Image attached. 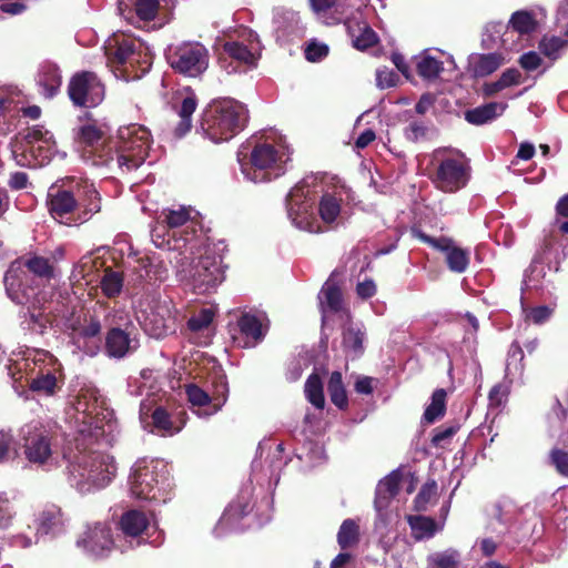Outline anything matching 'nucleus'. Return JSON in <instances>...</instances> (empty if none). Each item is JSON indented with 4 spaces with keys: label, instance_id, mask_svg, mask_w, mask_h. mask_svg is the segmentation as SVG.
<instances>
[{
    "label": "nucleus",
    "instance_id": "338daca9",
    "mask_svg": "<svg viewBox=\"0 0 568 568\" xmlns=\"http://www.w3.org/2000/svg\"><path fill=\"white\" fill-rule=\"evenodd\" d=\"M555 307L540 305L532 308H523L525 321L535 325H542L551 317Z\"/></svg>",
    "mask_w": 568,
    "mask_h": 568
},
{
    "label": "nucleus",
    "instance_id": "bb28decb",
    "mask_svg": "<svg viewBox=\"0 0 568 568\" xmlns=\"http://www.w3.org/2000/svg\"><path fill=\"white\" fill-rule=\"evenodd\" d=\"M414 236L445 254L446 264L454 273H464L470 262V252L462 248L447 237L434 239L419 230L413 231Z\"/></svg>",
    "mask_w": 568,
    "mask_h": 568
},
{
    "label": "nucleus",
    "instance_id": "7c9ffc66",
    "mask_svg": "<svg viewBox=\"0 0 568 568\" xmlns=\"http://www.w3.org/2000/svg\"><path fill=\"white\" fill-rule=\"evenodd\" d=\"M45 302V293H36L30 301L19 303L26 306V310H23L21 314V327L24 331L36 334H42L44 332L49 323L44 308Z\"/></svg>",
    "mask_w": 568,
    "mask_h": 568
},
{
    "label": "nucleus",
    "instance_id": "c85d7f7f",
    "mask_svg": "<svg viewBox=\"0 0 568 568\" xmlns=\"http://www.w3.org/2000/svg\"><path fill=\"white\" fill-rule=\"evenodd\" d=\"M140 346L136 329L109 328L105 335V354L110 358L121 359L134 353Z\"/></svg>",
    "mask_w": 568,
    "mask_h": 568
},
{
    "label": "nucleus",
    "instance_id": "ddd939ff",
    "mask_svg": "<svg viewBox=\"0 0 568 568\" xmlns=\"http://www.w3.org/2000/svg\"><path fill=\"white\" fill-rule=\"evenodd\" d=\"M104 49L109 62L123 67L128 77L140 78L152 64V52L140 39L114 34L108 39Z\"/></svg>",
    "mask_w": 568,
    "mask_h": 568
},
{
    "label": "nucleus",
    "instance_id": "c9c22d12",
    "mask_svg": "<svg viewBox=\"0 0 568 568\" xmlns=\"http://www.w3.org/2000/svg\"><path fill=\"white\" fill-rule=\"evenodd\" d=\"M399 480L400 474L397 471H393L386 477H384L382 480H379L375 491V510L389 509V505L393 498L397 495L399 490Z\"/></svg>",
    "mask_w": 568,
    "mask_h": 568
},
{
    "label": "nucleus",
    "instance_id": "aec40b11",
    "mask_svg": "<svg viewBox=\"0 0 568 568\" xmlns=\"http://www.w3.org/2000/svg\"><path fill=\"white\" fill-rule=\"evenodd\" d=\"M185 394L192 410L201 418L215 415L225 405L229 397V384L226 376L221 374L214 384L213 390L207 393L196 384H189Z\"/></svg>",
    "mask_w": 568,
    "mask_h": 568
},
{
    "label": "nucleus",
    "instance_id": "f704fd0d",
    "mask_svg": "<svg viewBox=\"0 0 568 568\" xmlns=\"http://www.w3.org/2000/svg\"><path fill=\"white\" fill-rule=\"evenodd\" d=\"M318 303L323 323L329 314L345 312L341 288L331 280L326 281L318 293Z\"/></svg>",
    "mask_w": 568,
    "mask_h": 568
},
{
    "label": "nucleus",
    "instance_id": "37998d69",
    "mask_svg": "<svg viewBox=\"0 0 568 568\" xmlns=\"http://www.w3.org/2000/svg\"><path fill=\"white\" fill-rule=\"evenodd\" d=\"M320 222L332 225L337 222L342 212V197L336 193H324L318 201Z\"/></svg>",
    "mask_w": 568,
    "mask_h": 568
},
{
    "label": "nucleus",
    "instance_id": "09e8293b",
    "mask_svg": "<svg viewBox=\"0 0 568 568\" xmlns=\"http://www.w3.org/2000/svg\"><path fill=\"white\" fill-rule=\"evenodd\" d=\"M510 32H517L520 36H528L537 29V21L534 14L527 10L514 12L508 21Z\"/></svg>",
    "mask_w": 568,
    "mask_h": 568
},
{
    "label": "nucleus",
    "instance_id": "f8f14e48",
    "mask_svg": "<svg viewBox=\"0 0 568 568\" xmlns=\"http://www.w3.org/2000/svg\"><path fill=\"white\" fill-rule=\"evenodd\" d=\"M432 182L444 193H456L470 180V166L466 156L456 149L439 148L430 158Z\"/></svg>",
    "mask_w": 568,
    "mask_h": 568
},
{
    "label": "nucleus",
    "instance_id": "a211bd4d",
    "mask_svg": "<svg viewBox=\"0 0 568 568\" xmlns=\"http://www.w3.org/2000/svg\"><path fill=\"white\" fill-rule=\"evenodd\" d=\"M178 313L170 298L153 297L139 321L144 332L154 338H162L175 331Z\"/></svg>",
    "mask_w": 568,
    "mask_h": 568
},
{
    "label": "nucleus",
    "instance_id": "de8ad7c7",
    "mask_svg": "<svg viewBox=\"0 0 568 568\" xmlns=\"http://www.w3.org/2000/svg\"><path fill=\"white\" fill-rule=\"evenodd\" d=\"M214 318V312L211 308H202L193 314L187 321V329L192 334H202L205 337L203 344L209 343V333Z\"/></svg>",
    "mask_w": 568,
    "mask_h": 568
},
{
    "label": "nucleus",
    "instance_id": "dca6fc26",
    "mask_svg": "<svg viewBox=\"0 0 568 568\" xmlns=\"http://www.w3.org/2000/svg\"><path fill=\"white\" fill-rule=\"evenodd\" d=\"M19 440L27 460L38 466L52 465L55 446L50 430L39 422H30L19 429Z\"/></svg>",
    "mask_w": 568,
    "mask_h": 568
},
{
    "label": "nucleus",
    "instance_id": "052dcab7",
    "mask_svg": "<svg viewBox=\"0 0 568 568\" xmlns=\"http://www.w3.org/2000/svg\"><path fill=\"white\" fill-rule=\"evenodd\" d=\"M14 496L8 491H0V529L12 527L17 511L13 506Z\"/></svg>",
    "mask_w": 568,
    "mask_h": 568
},
{
    "label": "nucleus",
    "instance_id": "412c9836",
    "mask_svg": "<svg viewBox=\"0 0 568 568\" xmlns=\"http://www.w3.org/2000/svg\"><path fill=\"white\" fill-rule=\"evenodd\" d=\"M68 521V517L60 507L50 505L39 514L34 536L18 534L12 536L11 544L16 547L29 548L38 544L41 537L55 538L65 532Z\"/></svg>",
    "mask_w": 568,
    "mask_h": 568
},
{
    "label": "nucleus",
    "instance_id": "8fccbe9b",
    "mask_svg": "<svg viewBox=\"0 0 568 568\" xmlns=\"http://www.w3.org/2000/svg\"><path fill=\"white\" fill-rule=\"evenodd\" d=\"M365 334L359 326H347L343 332V346L347 354L353 357L359 356L364 351Z\"/></svg>",
    "mask_w": 568,
    "mask_h": 568
},
{
    "label": "nucleus",
    "instance_id": "bf43d9fd",
    "mask_svg": "<svg viewBox=\"0 0 568 568\" xmlns=\"http://www.w3.org/2000/svg\"><path fill=\"white\" fill-rule=\"evenodd\" d=\"M446 410V392L443 388L436 389L433 393L432 402L426 407L424 419L432 424L439 417L444 416Z\"/></svg>",
    "mask_w": 568,
    "mask_h": 568
},
{
    "label": "nucleus",
    "instance_id": "0e129e2a",
    "mask_svg": "<svg viewBox=\"0 0 568 568\" xmlns=\"http://www.w3.org/2000/svg\"><path fill=\"white\" fill-rule=\"evenodd\" d=\"M16 455L17 449L11 429H0V464L11 460Z\"/></svg>",
    "mask_w": 568,
    "mask_h": 568
},
{
    "label": "nucleus",
    "instance_id": "4be33fe9",
    "mask_svg": "<svg viewBox=\"0 0 568 568\" xmlns=\"http://www.w3.org/2000/svg\"><path fill=\"white\" fill-rule=\"evenodd\" d=\"M150 521L146 515L136 509L124 511L118 523V549L121 552L146 544Z\"/></svg>",
    "mask_w": 568,
    "mask_h": 568
},
{
    "label": "nucleus",
    "instance_id": "680f3d73",
    "mask_svg": "<svg viewBox=\"0 0 568 568\" xmlns=\"http://www.w3.org/2000/svg\"><path fill=\"white\" fill-rule=\"evenodd\" d=\"M443 70V62L428 53H424L417 62L418 74L427 80L436 79Z\"/></svg>",
    "mask_w": 568,
    "mask_h": 568
},
{
    "label": "nucleus",
    "instance_id": "ea45409f",
    "mask_svg": "<svg viewBox=\"0 0 568 568\" xmlns=\"http://www.w3.org/2000/svg\"><path fill=\"white\" fill-rule=\"evenodd\" d=\"M510 33L508 23L489 22L485 27L483 43L487 49L495 47H503L505 50H513L514 43H508V36Z\"/></svg>",
    "mask_w": 568,
    "mask_h": 568
},
{
    "label": "nucleus",
    "instance_id": "72a5a7b5",
    "mask_svg": "<svg viewBox=\"0 0 568 568\" xmlns=\"http://www.w3.org/2000/svg\"><path fill=\"white\" fill-rule=\"evenodd\" d=\"M197 106V100L193 91L186 90L175 98L174 108L180 118L179 123L174 128V135L183 138L192 128V115Z\"/></svg>",
    "mask_w": 568,
    "mask_h": 568
},
{
    "label": "nucleus",
    "instance_id": "20e7f679",
    "mask_svg": "<svg viewBox=\"0 0 568 568\" xmlns=\"http://www.w3.org/2000/svg\"><path fill=\"white\" fill-rule=\"evenodd\" d=\"M47 203L51 216L65 225L82 224L101 210L94 184L75 178L70 179L68 189L51 187Z\"/></svg>",
    "mask_w": 568,
    "mask_h": 568
},
{
    "label": "nucleus",
    "instance_id": "7ed1b4c3",
    "mask_svg": "<svg viewBox=\"0 0 568 568\" xmlns=\"http://www.w3.org/2000/svg\"><path fill=\"white\" fill-rule=\"evenodd\" d=\"M223 241L200 245L193 254L186 253L170 258L178 280L196 294H206L216 290L224 281Z\"/></svg>",
    "mask_w": 568,
    "mask_h": 568
},
{
    "label": "nucleus",
    "instance_id": "423d86ee",
    "mask_svg": "<svg viewBox=\"0 0 568 568\" xmlns=\"http://www.w3.org/2000/svg\"><path fill=\"white\" fill-rule=\"evenodd\" d=\"M153 143L150 130L138 123L121 126L111 148H102L98 163L122 172L140 168Z\"/></svg>",
    "mask_w": 568,
    "mask_h": 568
},
{
    "label": "nucleus",
    "instance_id": "c756f323",
    "mask_svg": "<svg viewBox=\"0 0 568 568\" xmlns=\"http://www.w3.org/2000/svg\"><path fill=\"white\" fill-rule=\"evenodd\" d=\"M312 10L326 24L342 22L355 6L366 7L365 0H310Z\"/></svg>",
    "mask_w": 568,
    "mask_h": 568
},
{
    "label": "nucleus",
    "instance_id": "3c124183",
    "mask_svg": "<svg viewBox=\"0 0 568 568\" xmlns=\"http://www.w3.org/2000/svg\"><path fill=\"white\" fill-rule=\"evenodd\" d=\"M237 325L242 334L253 338L255 342L261 341L264 336L262 318L255 314H243L239 318Z\"/></svg>",
    "mask_w": 568,
    "mask_h": 568
},
{
    "label": "nucleus",
    "instance_id": "6e6d98bb",
    "mask_svg": "<svg viewBox=\"0 0 568 568\" xmlns=\"http://www.w3.org/2000/svg\"><path fill=\"white\" fill-rule=\"evenodd\" d=\"M100 286L106 297L114 298L122 292L123 276L121 273L108 268L100 281Z\"/></svg>",
    "mask_w": 568,
    "mask_h": 568
},
{
    "label": "nucleus",
    "instance_id": "79ce46f5",
    "mask_svg": "<svg viewBox=\"0 0 568 568\" xmlns=\"http://www.w3.org/2000/svg\"><path fill=\"white\" fill-rule=\"evenodd\" d=\"M37 81L41 88V94L48 99L53 98L62 83L59 68L54 64L42 65Z\"/></svg>",
    "mask_w": 568,
    "mask_h": 568
},
{
    "label": "nucleus",
    "instance_id": "f3484780",
    "mask_svg": "<svg viewBox=\"0 0 568 568\" xmlns=\"http://www.w3.org/2000/svg\"><path fill=\"white\" fill-rule=\"evenodd\" d=\"M257 452L261 457L266 453L264 460L254 459L252 463V478L256 483L266 487L268 490H274L281 477V471L288 463V456L285 454L283 443L272 446L270 443H261Z\"/></svg>",
    "mask_w": 568,
    "mask_h": 568
},
{
    "label": "nucleus",
    "instance_id": "9d476101",
    "mask_svg": "<svg viewBox=\"0 0 568 568\" xmlns=\"http://www.w3.org/2000/svg\"><path fill=\"white\" fill-rule=\"evenodd\" d=\"M10 153L20 166H43L55 155L64 158L60 153L53 134L41 125L29 128L23 134H19L10 143Z\"/></svg>",
    "mask_w": 568,
    "mask_h": 568
},
{
    "label": "nucleus",
    "instance_id": "603ef678",
    "mask_svg": "<svg viewBox=\"0 0 568 568\" xmlns=\"http://www.w3.org/2000/svg\"><path fill=\"white\" fill-rule=\"evenodd\" d=\"M327 392L332 403L339 409L347 407L348 400L346 389L343 384L342 374L339 372H333L329 376L327 384Z\"/></svg>",
    "mask_w": 568,
    "mask_h": 568
},
{
    "label": "nucleus",
    "instance_id": "c03bdc74",
    "mask_svg": "<svg viewBox=\"0 0 568 568\" xmlns=\"http://www.w3.org/2000/svg\"><path fill=\"white\" fill-rule=\"evenodd\" d=\"M407 520L416 541L432 539L444 528V523L437 525L433 518L426 516H409Z\"/></svg>",
    "mask_w": 568,
    "mask_h": 568
},
{
    "label": "nucleus",
    "instance_id": "5701e85b",
    "mask_svg": "<svg viewBox=\"0 0 568 568\" xmlns=\"http://www.w3.org/2000/svg\"><path fill=\"white\" fill-rule=\"evenodd\" d=\"M77 547L89 558L108 557L118 549V539L112 538L111 527L105 523L88 525L77 540Z\"/></svg>",
    "mask_w": 568,
    "mask_h": 568
},
{
    "label": "nucleus",
    "instance_id": "5fc2aeb1",
    "mask_svg": "<svg viewBox=\"0 0 568 568\" xmlns=\"http://www.w3.org/2000/svg\"><path fill=\"white\" fill-rule=\"evenodd\" d=\"M359 540V527L354 519H345L337 532V542L342 549L355 546Z\"/></svg>",
    "mask_w": 568,
    "mask_h": 568
},
{
    "label": "nucleus",
    "instance_id": "6e6552de",
    "mask_svg": "<svg viewBox=\"0 0 568 568\" xmlns=\"http://www.w3.org/2000/svg\"><path fill=\"white\" fill-rule=\"evenodd\" d=\"M247 110L234 99H222L210 104L202 115L200 129L213 143L231 140L247 122Z\"/></svg>",
    "mask_w": 568,
    "mask_h": 568
},
{
    "label": "nucleus",
    "instance_id": "49530a36",
    "mask_svg": "<svg viewBox=\"0 0 568 568\" xmlns=\"http://www.w3.org/2000/svg\"><path fill=\"white\" fill-rule=\"evenodd\" d=\"M505 59L498 52L479 54L471 61V68L476 77H486L496 71Z\"/></svg>",
    "mask_w": 568,
    "mask_h": 568
},
{
    "label": "nucleus",
    "instance_id": "69168bd1",
    "mask_svg": "<svg viewBox=\"0 0 568 568\" xmlns=\"http://www.w3.org/2000/svg\"><path fill=\"white\" fill-rule=\"evenodd\" d=\"M568 45V41L560 38V37H551V38H544L540 41L539 49L541 52L552 59L556 60L559 58V53L562 49H565Z\"/></svg>",
    "mask_w": 568,
    "mask_h": 568
},
{
    "label": "nucleus",
    "instance_id": "a878e982",
    "mask_svg": "<svg viewBox=\"0 0 568 568\" xmlns=\"http://www.w3.org/2000/svg\"><path fill=\"white\" fill-rule=\"evenodd\" d=\"M253 510L251 505V491L248 488L241 490L239 496L226 507L214 528L216 537L229 532L241 531L251 524L242 523Z\"/></svg>",
    "mask_w": 568,
    "mask_h": 568
},
{
    "label": "nucleus",
    "instance_id": "9b49d317",
    "mask_svg": "<svg viewBox=\"0 0 568 568\" xmlns=\"http://www.w3.org/2000/svg\"><path fill=\"white\" fill-rule=\"evenodd\" d=\"M129 485L136 499L165 503L170 487L168 466L159 459H139L132 466Z\"/></svg>",
    "mask_w": 568,
    "mask_h": 568
},
{
    "label": "nucleus",
    "instance_id": "a19ab883",
    "mask_svg": "<svg viewBox=\"0 0 568 568\" xmlns=\"http://www.w3.org/2000/svg\"><path fill=\"white\" fill-rule=\"evenodd\" d=\"M151 418L150 432L160 436H173L183 428V424L176 425L173 417L162 406H158L152 410Z\"/></svg>",
    "mask_w": 568,
    "mask_h": 568
},
{
    "label": "nucleus",
    "instance_id": "4c0bfd02",
    "mask_svg": "<svg viewBox=\"0 0 568 568\" xmlns=\"http://www.w3.org/2000/svg\"><path fill=\"white\" fill-rule=\"evenodd\" d=\"M524 352L518 343H513L508 351L506 368H505V382L508 385L521 384L524 376Z\"/></svg>",
    "mask_w": 568,
    "mask_h": 568
},
{
    "label": "nucleus",
    "instance_id": "4d7b16f0",
    "mask_svg": "<svg viewBox=\"0 0 568 568\" xmlns=\"http://www.w3.org/2000/svg\"><path fill=\"white\" fill-rule=\"evenodd\" d=\"M520 79L521 74L517 69H507L497 81L486 83L484 91L487 95H493L506 88L518 84Z\"/></svg>",
    "mask_w": 568,
    "mask_h": 568
},
{
    "label": "nucleus",
    "instance_id": "6ab92c4d",
    "mask_svg": "<svg viewBox=\"0 0 568 568\" xmlns=\"http://www.w3.org/2000/svg\"><path fill=\"white\" fill-rule=\"evenodd\" d=\"M209 50L200 42H183L168 55L170 67L189 78L201 77L209 68Z\"/></svg>",
    "mask_w": 568,
    "mask_h": 568
},
{
    "label": "nucleus",
    "instance_id": "39448f33",
    "mask_svg": "<svg viewBox=\"0 0 568 568\" xmlns=\"http://www.w3.org/2000/svg\"><path fill=\"white\" fill-rule=\"evenodd\" d=\"M78 442V452L67 456L65 469L69 485L80 494H90L106 487L114 478L116 466L109 454L89 449L94 442Z\"/></svg>",
    "mask_w": 568,
    "mask_h": 568
},
{
    "label": "nucleus",
    "instance_id": "774afa93",
    "mask_svg": "<svg viewBox=\"0 0 568 568\" xmlns=\"http://www.w3.org/2000/svg\"><path fill=\"white\" fill-rule=\"evenodd\" d=\"M437 494V485L435 481L423 485L419 493L415 497V507L417 510H425L429 501Z\"/></svg>",
    "mask_w": 568,
    "mask_h": 568
},
{
    "label": "nucleus",
    "instance_id": "b1692460",
    "mask_svg": "<svg viewBox=\"0 0 568 568\" xmlns=\"http://www.w3.org/2000/svg\"><path fill=\"white\" fill-rule=\"evenodd\" d=\"M52 362V356L43 351H34L24 359V368L30 369V389L42 396H52L58 389V379L51 368L42 364Z\"/></svg>",
    "mask_w": 568,
    "mask_h": 568
},
{
    "label": "nucleus",
    "instance_id": "e2e57ef3",
    "mask_svg": "<svg viewBox=\"0 0 568 568\" xmlns=\"http://www.w3.org/2000/svg\"><path fill=\"white\" fill-rule=\"evenodd\" d=\"M104 324L109 328L120 327L122 329H136L132 322L130 313L121 307H114L110 310L108 314L104 316Z\"/></svg>",
    "mask_w": 568,
    "mask_h": 568
},
{
    "label": "nucleus",
    "instance_id": "f03ea898",
    "mask_svg": "<svg viewBox=\"0 0 568 568\" xmlns=\"http://www.w3.org/2000/svg\"><path fill=\"white\" fill-rule=\"evenodd\" d=\"M199 213L192 207L164 209L151 229V240L155 247L175 252L174 256L194 253L204 244Z\"/></svg>",
    "mask_w": 568,
    "mask_h": 568
},
{
    "label": "nucleus",
    "instance_id": "473e14b6",
    "mask_svg": "<svg viewBox=\"0 0 568 568\" xmlns=\"http://www.w3.org/2000/svg\"><path fill=\"white\" fill-rule=\"evenodd\" d=\"M135 263L134 271L141 281L155 284L165 281L169 276L163 258L155 252L136 258Z\"/></svg>",
    "mask_w": 568,
    "mask_h": 568
},
{
    "label": "nucleus",
    "instance_id": "2eb2a0df",
    "mask_svg": "<svg viewBox=\"0 0 568 568\" xmlns=\"http://www.w3.org/2000/svg\"><path fill=\"white\" fill-rule=\"evenodd\" d=\"M261 51L262 43L258 34L248 30L246 38L225 41L222 44L219 64L227 73L245 72L256 68Z\"/></svg>",
    "mask_w": 568,
    "mask_h": 568
},
{
    "label": "nucleus",
    "instance_id": "0eeeda50",
    "mask_svg": "<svg viewBox=\"0 0 568 568\" xmlns=\"http://www.w3.org/2000/svg\"><path fill=\"white\" fill-rule=\"evenodd\" d=\"M53 277L50 261L42 256H31L13 261L3 276L8 297L14 303H26L39 290L43 281Z\"/></svg>",
    "mask_w": 568,
    "mask_h": 568
},
{
    "label": "nucleus",
    "instance_id": "a18cd8bd",
    "mask_svg": "<svg viewBox=\"0 0 568 568\" xmlns=\"http://www.w3.org/2000/svg\"><path fill=\"white\" fill-rule=\"evenodd\" d=\"M460 564L462 554L453 547L433 551L426 557V568H459Z\"/></svg>",
    "mask_w": 568,
    "mask_h": 568
},
{
    "label": "nucleus",
    "instance_id": "2f4dec72",
    "mask_svg": "<svg viewBox=\"0 0 568 568\" xmlns=\"http://www.w3.org/2000/svg\"><path fill=\"white\" fill-rule=\"evenodd\" d=\"M274 32L278 41H292L302 38L305 27L297 12L290 9H276L273 18Z\"/></svg>",
    "mask_w": 568,
    "mask_h": 568
},
{
    "label": "nucleus",
    "instance_id": "f257e3e1",
    "mask_svg": "<svg viewBox=\"0 0 568 568\" xmlns=\"http://www.w3.org/2000/svg\"><path fill=\"white\" fill-rule=\"evenodd\" d=\"M67 417L78 434L75 440L112 445L118 435L114 412L93 385L82 386L70 396Z\"/></svg>",
    "mask_w": 568,
    "mask_h": 568
},
{
    "label": "nucleus",
    "instance_id": "864d4df0",
    "mask_svg": "<svg viewBox=\"0 0 568 568\" xmlns=\"http://www.w3.org/2000/svg\"><path fill=\"white\" fill-rule=\"evenodd\" d=\"M304 393L307 400L317 409H323L325 398L323 393V383L317 374L308 376L305 383Z\"/></svg>",
    "mask_w": 568,
    "mask_h": 568
},
{
    "label": "nucleus",
    "instance_id": "cd10ccee",
    "mask_svg": "<svg viewBox=\"0 0 568 568\" xmlns=\"http://www.w3.org/2000/svg\"><path fill=\"white\" fill-rule=\"evenodd\" d=\"M363 7L355 6L342 20L344 22L347 33L352 39L354 48L357 50H366L378 42L376 32L363 19Z\"/></svg>",
    "mask_w": 568,
    "mask_h": 568
},
{
    "label": "nucleus",
    "instance_id": "393cba45",
    "mask_svg": "<svg viewBox=\"0 0 568 568\" xmlns=\"http://www.w3.org/2000/svg\"><path fill=\"white\" fill-rule=\"evenodd\" d=\"M68 93L75 105L93 108L102 102L104 87L94 73L84 71L71 79Z\"/></svg>",
    "mask_w": 568,
    "mask_h": 568
},
{
    "label": "nucleus",
    "instance_id": "13d9d810",
    "mask_svg": "<svg viewBox=\"0 0 568 568\" xmlns=\"http://www.w3.org/2000/svg\"><path fill=\"white\" fill-rule=\"evenodd\" d=\"M154 379L153 372L149 368L142 369L138 377H130L128 379V393L132 396H142L144 393L150 394L152 385H148Z\"/></svg>",
    "mask_w": 568,
    "mask_h": 568
},
{
    "label": "nucleus",
    "instance_id": "e433bc0d",
    "mask_svg": "<svg viewBox=\"0 0 568 568\" xmlns=\"http://www.w3.org/2000/svg\"><path fill=\"white\" fill-rule=\"evenodd\" d=\"M79 141L84 144L87 150L85 153L92 156L94 165H101L98 163L99 155L102 153V148H111V143L105 144L102 132L93 124H85L79 131Z\"/></svg>",
    "mask_w": 568,
    "mask_h": 568
},
{
    "label": "nucleus",
    "instance_id": "1a4fd4ad",
    "mask_svg": "<svg viewBox=\"0 0 568 568\" xmlns=\"http://www.w3.org/2000/svg\"><path fill=\"white\" fill-rule=\"evenodd\" d=\"M290 160L287 146L283 142L276 144L257 143L247 158V152L240 150L237 161L241 172L253 183L267 182L284 173V165Z\"/></svg>",
    "mask_w": 568,
    "mask_h": 568
},
{
    "label": "nucleus",
    "instance_id": "4468645a",
    "mask_svg": "<svg viewBox=\"0 0 568 568\" xmlns=\"http://www.w3.org/2000/svg\"><path fill=\"white\" fill-rule=\"evenodd\" d=\"M316 178H307L298 182L286 199L287 216L292 224L308 233H322L324 230L314 211L316 202Z\"/></svg>",
    "mask_w": 568,
    "mask_h": 568
},
{
    "label": "nucleus",
    "instance_id": "58836bf2",
    "mask_svg": "<svg viewBox=\"0 0 568 568\" xmlns=\"http://www.w3.org/2000/svg\"><path fill=\"white\" fill-rule=\"evenodd\" d=\"M504 102H489L465 112V120L475 125H483L500 116L506 110Z\"/></svg>",
    "mask_w": 568,
    "mask_h": 568
}]
</instances>
